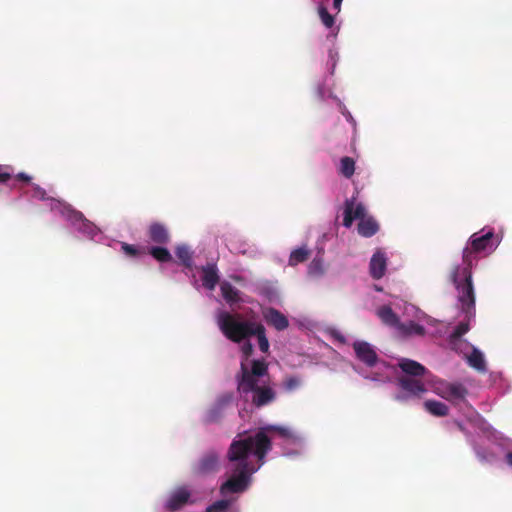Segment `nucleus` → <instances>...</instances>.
Returning <instances> with one entry per match:
<instances>
[{"mask_svg":"<svg viewBox=\"0 0 512 512\" xmlns=\"http://www.w3.org/2000/svg\"><path fill=\"white\" fill-rule=\"evenodd\" d=\"M450 281L458 292V301L468 319L475 317V292L472 277V267L455 265L450 273Z\"/></svg>","mask_w":512,"mask_h":512,"instance_id":"7ed1b4c3","label":"nucleus"},{"mask_svg":"<svg viewBox=\"0 0 512 512\" xmlns=\"http://www.w3.org/2000/svg\"><path fill=\"white\" fill-rule=\"evenodd\" d=\"M12 174V167L0 164V183L8 182L12 178Z\"/></svg>","mask_w":512,"mask_h":512,"instance_id":"72a5a7b5","label":"nucleus"},{"mask_svg":"<svg viewBox=\"0 0 512 512\" xmlns=\"http://www.w3.org/2000/svg\"><path fill=\"white\" fill-rule=\"evenodd\" d=\"M219 469V455L215 451H208L193 465L192 471L197 476H205L217 472Z\"/></svg>","mask_w":512,"mask_h":512,"instance_id":"6e6552de","label":"nucleus"},{"mask_svg":"<svg viewBox=\"0 0 512 512\" xmlns=\"http://www.w3.org/2000/svg\"><path fill=\"white\" fill-rule=\"evenodd\" d=\"M356 198L351 197L344 203L343 225L350 228L355 219L359 220L358 233L365 238L374 236L379 231V224L372 216H366V208L362 203H355Z\"/></svg>","mask_w":512,"mask_h":512,"instance_id":"20e7f679","label":"nucleus"},{"mask_svg":"<svg viewBox=\"0 0 512 512\" xmlns=\"http://www.w3.org/2000/svg\"><path fill=\"white\" fill-rule=\"evenodd\" d=\"M505 460H506V463L512 467V452H508L506 455H505Z\"/></svg>","mask_w":512,"mask_h":512,"instance_id":"58836bf2","label":"nucleus"},{"mask_svg":"<svg viewBox=\"0 0 512 512\" xmlns=\"http://www.w3.org/2000/svg\"><path fill=\"white\" fill-rule=\"evenodd\" d=\"M379 319L382 321L383 324L398 328L400 325V320L398 315L392 310V308L388 305H383L377 309L376 312Z\"/></svg>","mask_w":512,"mask_h":512,"instance_id":"6ab92c4d","label":"nucleus"},{"mask_svg":"<svg viewBox=\"0 0 512 512\" xmlns=\"http://www.w3.org/2000/svg\"><path fill=\"white\" fill-rule=\"evenodd\" d=\"M229 401H230L229 397L220 399L216 403V405L208 411L207 416H206L207 421L210 423L217 422L222 417L223 409H224L225 405L229 403Z\"/></svg>","mask_w":512,"mask_h":512,"instance_id":"393cba45","label":"nucleus"},{"mask_svg":"<svg viewBox=\"0 0 512 512\" xmlns=\"http://www.w3.org/2000/svg\"><path fill=\"white\" fill-rule=\"evenodd\" d=\"M121 250L129 257H138L145 254V248H139L135 245L123 242L121 244Z\"/></svg>","mask_w":512,"mask_h":512,"instance_id":"2f4dec72","label":"nucleus"},{"mask_svg":"<svg viewBox=\"0 0 512 512\" xmlns=\"http://www.w3.org/2000/svg\"><path fill=\"white\" fill-rule=\"evenodd\" d=\"M467 361L469 366L476 369L479 372L486 371V363L484 356L481 351L476 348H473L471 354L467 357Z\"/></svg>","mask_w":512,"mask_h":512,"instance_id":"5701e85b","label":"nucleus"},{"mask_svg":"<svg viewBox=\"0 0 512 512\" xmlns=\"http://www.w3.org/2000/svg\"><path fill=\"white\" fill-rule=\"evenodd\" d=\"M457 427L459 428L460 431H465L464 426L459 422H457Z\"/></svg>","mask_w":512,"mask_h":512,"instance_id":"ea45409f","label":"nucleus"},{"mask_svg":"<svg viewBox=\"0 0 512 512\" xmlns=\"http://www.w3.org/2000/svg\"><path fill=\"white\" fill-rule=\"evenodd\" d=\"M251 402L254 406L260 408L273 402L276 398V392L265 383L252 393Z\"/></svg>","mask_w":512,"mask_h":512,"instance_id":"ddd939ff","label":"nucleus"},{"mask_svg":"<svg viewBox=\"0 0 512 512\" xmlns=\"http://www.w3.org/2000/svg\"><path fill=\"white\" fill-rule=\"evenodd\" d=\"M149 254L161 263L172 261V255L165 247L154 246L149 249Z\"/></svg>","mask_w":512,"mask_h":512,"instance_id":"bb28decb","label":"nucleus"},{"mask_svg":"<svg viewBox=\"0 0 512 512\" xmlns=\"http://www.w3.org/2000/svg\"><path fill=\"white\" fill-rule=\"evenodd\" d=\"M220 290L224 300L230 305L240 302V292L231 283L224 281L220 285Z\"/></svg>","mask_w":512,"mask_h":512,"instance_id":"412c9836","label":"nucleus"},{"mask_svg":"<svg viewBox=\"0 0 512 512\" xmlns=\"http://www.w3.org/2000/svg\"><path fill=\"white\" fill-rule=\"evenodd\" d=\"M258 432H264V434L269 438L267 435L268 432L277 433L280 437L285 439H290L293 437V432L287 428L282 426H267L265 428L260 429Z\"/></svg>","mask_w":512,"mask_h":512,"instance_id":"c756f323","label":"nucleus"},{"mask_svg":"<svg viewBox=\"0 0 512 512\" xmlns=\"http://www.w3.org/2000/svg\"><path fill=\"white\" fill-rule=\"evenodd\" d=\"M397 332L403 337H409L412 335L424 336L426 330L424 326L415 323L414 321H409L408 323H400L397 328Z\"/></svg>","mask_w":512,"mask_h":512,"instance_id":"aec40b11","label":"nucleus"},{"mask_svg":"<svg viewBox=\"0 0 512 512\" xmlns=\"http://www.w3.org/2000/svg\"><path fill=\"white\" fill-rule=\"evenodd\" d=\"M436 393L449 402L457 403L466 398L468 390L463 384L458 382H440L436 387Z\"/></svg>","mask_w":512,"mask_h":512,"instance_id":"0eeeda50","label":"nucleus"},{"mask_svg":"<svg viewBox=\"0 0 512 512\" xmlns=\"http://www.w3.org/2000/svg\"><path fill=\"white\" fill-rule=\"evenodd\" d=\"M398 383L403 390L412 395L420 396L426 392L425 385L419 377H400L398 378Z\"/></svg>","mask_w":512,"mask_h":512,"instance_id":"dca6fc26","label":"nucleus"},{"mask_svg":"<svg viewBox=\"0 0 512 512\" xmlns=\"http://www.w3.org/2000/svg\"><path fill=\"white\" fill-rule=\"evenodd\" d=\"M396 399H397V400H403L404 398H403V397H401V396H397V397H396Z\"/></svg>","mask_w":512,"mask_h":512,"instance_id":"79ce46f5","label":"nucleus"},{"mask_svg":"<svg viewBox=\"0 0 512 512\" xmlns=\"http://www.w3.org/2000/svg\"><path fill=\"white\" fill-rule=\"evenodd\" d=\"M353 349L356 357L368 367L376 365L378 356L371 344L365 341H356L353 343Z\"/></svg>","mask_w":512,"mask_h":512,"instance_id":"9d476101","label":"nucleus"},{"mask_svg":"<svg viewBox=\"0 0 512 512\" xmlns=\"http://www.w3.org/2000/svg\"><path fill=\"white\" fill-rule=\"evenodd\" d=\"M267 374L268 365L264 360H252L250 368L244 361H241L240 371L235 376L238 393L246 398L262 386L261 378Z\"/></svg>","mask_w":512,"mask_h":512,"instance_id":"39448f33","label":"nucleus"},{"mask_svg":"<svg viewBox=\"0 0 512 512\" xmlns=\"http://www.w3.org/2000/svg\"><path fill=\"white\" fill-rule=\"evenodd\" d=\"M387 257L385 252L378 249L371 257L369 270L373 279H381L386 271Z\"/></svg>","mask_w":512,"mask_h":512,"instance_id":"f8f14e48","label":"nucleus"},{"mask_svg":"<svg viewBox=\"0 0 512 512\" xmlns=\"http://www.w3.org/2000/svg\"><path fill=\"white\" fill-rule=\"evenodd\" d=\"M319 6H318V15L320 17V20L322 22V24L326 27V28H332L335 24V19H334V16L331 15L327 8L323 5L322 2L318 3Z\"/></svg>","mask_w":512,"mask_h":512,"instance_id":"c85d7f7f","label":"nucleus"},{"mask_svg":"<svg viewBox=\"0 0 512 512\" xmlns=\"http://www.w3.org/2000/svg\"><path fill=\"white\" fill-rule=\"evenodd\" d=\"M217 325L221 333L226 339L233 343L240 344L242 360L244 363L252 356L254 347L250 342V338H257L258 346L261 352H269V341L266 336V328L260 322H254L245 319L240 313H231L228 311H220L216 318Z\"/></svg>","mask_w":512,"mask_h":512,"instance_id":"f03ea898","label":"nucleus"},{"mask_svg":"<svg viewBox=\"0 0 512 512\" xmlns=\"http://www.w3.org/2000/svg\"><path fill=\"white\" fill-rule=\"evenodd\" d=\"M310 254L311 251L305 246L293 250L289 256V265L296 266L300 263L307 261L310 257Z\"/></svg>","mask_w":512,"mask_h":512,"instance_id":"b1692460","label":"nucleus"},{"mask_svg":"<svg viewBox=\"0 0 512 512\" xmlns=\"http://www.w3.org/2000/svg\"><path fill=\"white\" fill-rule=\"evenodd\" d=\"M176 256L180 260V262L185 266L190 268L192 266V252L189 247L186 245H179L175 250Z\"/></svg>","mask_w":512,"mask_h":512,"instance_id":"cd10ccee","label":"nucleus"},{"mask_svg":"<svg viewBox=\"0 0 512 512\" xmlns=\"http://www.w3.org/2000/svg\"><path fill=\"white\" fill-rule=\"evenodd\" d=\"M15 179L22 181L24 183H29L31 181V177L24 172H20V173L16 174Z\"/></svg>","mask_w":512,"mask_h":512,"instance_id":"e433bc0d","label":"nucleus"},{"mask_svg":"<svg viewBox=\"0 0 512 512\" xmlns=\"http://www.w3.org/2000/svg\"><path fill=\"white\" fill-rule=\"evenodd\" d=\"M33 197L39 200H45L47 198L45 189L37 184H33Z\"/></svg>","mask_w":512,"mask_h":512,"instance_id":"c9c22d12","label":"nucleus"},{"mask_svg":"<svg viewBox=\"0 0 512 512\" xmlns=\"http://www.w3.org/2000/svg\"><path fill=\"white\" fill-rule=\"evenodd\" d=\"M398 367L407 375L406 377H422L427 373L425 366L409 358L399 359Z\"/></svg>","mask_w":512,"mask_h":512,"instance_id":"2eb2a0df","label":"nucleus"},{"mask_svg":"<svg viewBox=\"0 0 512 512\" xmlns=\"http://www.w3.org/2000/svg\"><path fill=\"white\" fill-rule=\"evenodd\" d=\"M423 405L425 410L432 414L433 416L444 417L447 416L449 413L448 406L440 401L426 400Z\"/></svg>","mask_w":512,"mask_h":512,"instance_id":"4be33fe9","label":"nucleus"},{"mask_svg":"<svg viewBox=\"0 0 512 512\" xmlns=\"http://www.w3.org/2000/svg\"><path fill=\"white\" fill-rule=\"evenodd\" d=\"M149 239L159 245L167 244L170 241V235L167 228L160 223H153L148 229Z\"/></svg>","mask_w":512,"mask_h":512,"instance_id":"f3484780","label":"nucleus"},{"mask_svg":"<svg viewBox=\"0 0 512 512\" xmlns=\"http://www.w3.org/2000/svg\"><path fill=\"white\" fill-rule=\"evenodd\" d=\"M201 280L202 285L208 290H214L219 283V271L215 263H208L201 267Z\"/></svg>","mask_w":512,"mask_h":512,"instance_id":"4468645a","label":"nucleus"},{"mask_svg":"<svg viewBox=\"0 0 512 512\" xmlns=\"http://www.w3.org/2000/svg\"><path fill=\"white\" fill-rule=\"evenodd\" d=\"M262 315L265 322L278 331H283L289 326L288 318L279 310L273 307H269L263 310Z\"/></svg>","mask_w":512,"mask_h":512,"instance_id":"9b49d317","label":"nucleus"},{"mask_svg":"<svg viewBox=\"0 0 512 512\" xmlns=\"http://www.w3.org/2000/svg\"><path fill=\"white\" fill-rule=\"evenodd\" d=\"M338 172L345 178L350 179L355 172V161L349 156L340 159Z\"/></svg>","mask_w":512,"mask_h":512,"instance_id":"a878e982","label":"nucleus"},{"mask_svg":"<svg viewBox=\"0 0 512 512\" xmlns=\"http://www.w3.org/2000/svg\"><path fill=\"white\" fill-rule=\"evenodd\" d=\"M190 498V492L185 488L177 489L167 501V508L175 511L183 507Z\"/></svg>","mask_w":512,"mask_h":512,"instance_id":"a211bd4d","label":"nucleus"},{"mask_svg":"<svg viewBox=\"0 0 512 512\" xmlns=\"http://www.w3.org/2000/svg\"><path fill=\"white\" fill-rule=\"evenodd\" d=\"M313 1L316 3H320V2H323L324 0H313Z\"/></svg>","mask_w":512,"mask_h":512,"instance_id":"37998d69","label":"nucleus"},{"mask_svg":"<svg viewBox=\"0 0 512 512\" xmlns=\"http://www.w3.org/2000/svg\"><path fill=\"white\" fill-rule=\"evenodd\" d=\"M271 449V439L264 432H257L254 436H248L241 440H234L228 450V460L236 462L232 476L220 487L222 496L229 493H240L246 490L249 483V474L253 472L249 468L247 458L253 451L258 460L263 464L264 458Z\"/></svg>","mask_w":512,"mask_h":512,"instance_id":"f257e3e1","label":"nucleus"},{"mask_svg":"<svg viewBox=\"0 0 512 512\" xmlns=\"http://www.w3.org/2000/svg\"><path fill=\"white\" fill-rule=\"evenodd\" d=\"M76 217L77 218H82V214L81 213H76Z\"/></svg>","mask_w":512,"mask_h":512,"instance_id":"a19ab883","label":"nucleus"},{"mask_svg":"<svg viewBox=\"0 0 512 512\" xmlns=\"http://www.w3.org/2000/svg\"><path fill=\"white\" fill-rule=\"evenodd\" d=\"M343 0H333V9L336 10V12H340L341 10V4Z\"/></svg>","mask_w":512,"mask_h":512,"instance_id":"4c0bfd02","label":"nucleus"},{"mask_svg":"<svg viewBox=\"0 0 512 512\" xmlns=\"http://www.w3.org/2000/svg\"><path fill=\"white\" fill-rule=\"evenodd\" d=\"M471 320L465 315V319L459 322L449 335L448 344L452 350L461 352L462 346L466 345V342L462 340V336L470 330Z\"/></svg>","mask_w":512,"mask_h":512,"instance_id":"1a4fd4ad","label":"nucleus"},{"mask_svg":"<svg viewBox=\"0 0 512 512\" xmlns=\"http://www.w3.org/2000/svg\"><path fill=\"white\" fill-rule=\"evenodd\" d=\"M299 385H300V380L296 377H290L284 383V386H285L286 390H288V391H292V390L296 389L297 387H299Z\"/></svg>","mask_w":512,"mask_h":512,"instance_id":"f704fd0d","label":"nucleus"},{"mask_svg":"<svg viewBox=\"0 0 512 512\" xmlns=\"http://www.w3.org/2000/svg\"><path fill=\"white\" fill-rule=\"evenodd\" d=\"M231 500H218L206 508V512H228Z\"/></svg>","mask_w":512,"mask_h":512,"instance_id":"7c9ffc66","label":"nucleus"},{"mask_svg":"<svg viewBox=\"0 0 512 512\" xmlns=\"http://www.w3.org/2000/svg\"><path fill=\"white\" fill-rule=\"evenodd\" d=\"M308 272L313 276H320L324 273L323 261L320 258H315L311 261Z\"/></svg>","mask_w":512,"mask_h":512,"instance_id":"473e14b6","label":"nucleus"},{"mask_svg":"<svg viewBox=\"0 0 512 512\" xmlns=\"http://www.w3.org/2000/svg\"><path fill=\"white\" fill-rule=\"evenodd\" d=\"M498 244L499 240L493 231H488L482 235H479V233L472 234L466 247L463 249V265L472 267L473 263L478 259V254L490 253Z\"/></svg>","mask_w":512,"mask_h":512,"instance_id":"423d86ee","label":"nucleus"}]
</instances>
